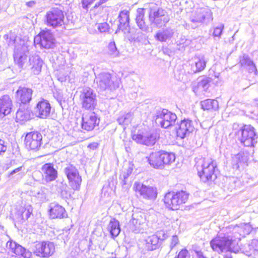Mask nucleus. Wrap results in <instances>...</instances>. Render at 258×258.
<instances>
[{"instance_id":"nucleus-3","label":"nucleus","mask_w":258,"mask_h":258,"mask_svg":"<svg viewBox=\"0 0 258 258\" xmlns=\"http://www.w3.org/2000/svg\"><path fill=\"white\" fill-rule=\"evenodd\" d=\"M146 159L151 167L161 169L165 164H170L174 162L175 157L173 153L160 151L150 153Z\"/></svg>"},{"instance_id":"nucleus-39","label":"nucleus","mask_w":258,"mask_h":258,"mask_svg":"<svg viewBox=\"0 0 258 258\" xmlns=\"http://www.w3.org/2000/svg\"><path fill=\"white\" fill-rule=\"evenodd\" d=\"M15 254L17 255H21L24 258H30L32 255L29 250H27L20 245L17 246V248L15 249Z\"/></svg>"},{"instance_id":"nucleus-28","label":"nucleus","mask_w":258,"mask_h":258,"mask_svg":"<svg viewBox=\"0 0 258 258\" xmlns=\"http://www.w3.org/2000/svg\"><path fill=\"white\" fill-rule=\"evenodd\" d=\"M49 212L50 217L53 219L63 218L67 216L66 211L63 207L59 205L53 203L50 205Z\"/></svg>"},{"instance_id":"nucleus-44","label":"nucleus","mask_w":258,"mask_h":258,"mask_svg":"<svg viewBox=\"0 0 258 258\" xmlns=\"http://www.w3.org/2000/svg\"><path fill=\"white\" fill-rule=\"evenodd\" d=\"M23 208H25V211L23 212L24 222L30 217L33 212V208L30 205H26L25 207H23Z\"/></svg>"},{"instance_id":"nucleus-1","label":"nucleus","mask_w":258,"mask_h":258,"mask_svg":"<svg viewBox=\"0 0 258 258\" xmlns=\"http://www.w3.org/2000/svg\"><path fill=\"white\" fill-rule=\"evenodd\" d=\"M198 174L204 182L213 181L217 178V162L212 158L198 159L195 165Z\"/></svg>"},{"instance_id":"nucleus-20","label":"nucleus","mask_w":258,"mask_h":258,"mask_svg":"<svg viewBox=\"0 0 258 258\" xmlns=\"http://www.w3.org/2000/svg\"><path fill=\"white\" fill-rule=\"evenodd\" d=\"M212 19V13L208 8L198 9L190 17L192 22L198 23H202L205 21L209 22Z\"/></svg>"},{"instance_id":"nucleus-14","label":"nucleus","mask_w":258,"mask_h":258,"mask_svg":"<svg viewBox=\"0 0 258 258\" xmlns=\"http://www.w3.org/2000/svg\"><path fill=\"white\" fill-rule=\"evenodd\" d=\"M34 43L46 49L52 48L55 46V39L49 30L42 31L34 38Z\"/></svg>"},{"instance_id":"nucleus-18","label":"nucleus","mask_w":258,"mask_h":258,"mask_svg":"<svg viewBox=\"0 0 258 258\" xmlns=\"http://www.w3.org/2000/svg\"><path fill=\"white\" fill-rule=\"evenodd\" d=\"M132 138L137 143L147 146H152L156 142L158 136L155 132H146L134 135Z\"/></svg>"},{"instance_id":"nucleus-42","label":"nucleus","mask_w":258,"mask_h":258,"mask_svg":"<svg viewBox=\"0 0 258 258\" xmlns=\"http://www.w3.org/2000/svg\"><path fill=\"white\" fill-rule=\"evenodd\" d=\"M145 35L139 30H136L135 33L131 36L130 40L134 42H141L145 39Z\"/></svg>"},{"instance_id":"nucleus-11","label":"nucleus","mask_w":258,"mask_h":258,"mask_svg":"<svg viewBox=\"0 0 258 258\" xmlns=\"http://www.w3.org/2000/svg\"><path fill=\"white\" fill-rule=\"evenodd\" d=\"M80 100L83 108L93 109L96 105V94L91 88H84L80 93Z\"/></svg>"},{"instance_id":"nucleus-54","label":"nucleus","mask_w":258,"mask_h":258,"mask_svg":"<svg viewBox=\"0 0 258 258\" xmlns=\"http://www.w3.org/2000/svg\"><path fill=\"white\" fill-rule=\"evenodd\" d=\"M196 253L197 255L198 258H207L201 250H196Z\"/></svg>"},{"instance_id":"nucleus-22","label":"nucleus","mask_w":258,"mask_h":258,"mask_svg":"<svg viewBox=\"0 0 258 258\" xmlns=\"http://www.w3.org/2000/svg\"><path fill=\"white\" fill-rule=\"evenodd\" d=\"M51 108V107L49 102L43 99L38 102L35 108L34 111L37 117L44 119L49 116Z\"/></svg>"},{"instance_id":"nucleus-49","label":"nucleus","mask_w":258,"mask_h":258,"mask_svg":"<svg viewBox=\"0 0 258 258\" xmlns=\"http://www.w3.org/2000/svg\"><path fill=\"white\" fill-rule=\"evenodd\" d=\"M176 258H190L188 251L186 249H182L179 251Z\"/></svg>"},{"instance_id":"nucleus-37","label":"nucleus","mask_w":258,"mask_h":258,"mask_svg":"<svg viewBox=\"0 0 258 258\" xmlns=\"http://www.w3.org/2000/svg\"><path fill=\"white\" fill-rule=\"evenodd\" d=\"M247 161V157L242 153H239L232 157L233 165L236 168H239Z\"/></svg>"},{"instance_id":"nucleus-9","label":"nucleus","mask_w":258,"mask_h":258,"mask_svg":"<svg viewBox=\"0 0 258 258\" xmlns=\"http://www.w3.org/2000/svg\"><path fill=\"white\" fill-rule=\"evenodd\" d=\"M63 12L58 8H52L45 15V24L53 28L60 27L64 24Z\"/></svg>"},{"instance_id":"nucleus-15","label":"nucleus","mask_w":258,"mask_h":258,"mask_svg":"<svg viewBox=\"0 0 258 258\" xmlns=\"http://www.w3.org/2000/svg\"><path fill=\"white\" fill-rule=\"evenodd\" d=\"M69 180L70 185L74 190H79L82 182V178L76 168L72 165H68L64 169Z\"/></svg>"},{"instance_id":"nucleus-32","label":"nucleus","mask_w":258,"mask_h":258,"mask_svg":"<svg viewBox=\"0 0 258 258\" xmlns=\"http://www.w3.org/2000/svg\"><path fill=\"white\" fill-rule=\"evenodd\" d=\"M173 34V31L171 29H162L156 32L154 38L157 41L163 42L170 39L172 37Z\"/></svg>"},{"instance_id":"nucleus-31","label":"nucleus","mask_w":258,"mask_h":258,"mask_svg":"<svg viewBox=\"0 0 258 258\" xmlns=\"http://www.w3.org/2000/svg\"><path fill=\"white\" fill-rule=\"evenodd\" d=\"M239 63L242 67L248 70L249 73H256L257 70L255 64L249 57L246 54H244L239 57Z\"/></svg>"},{"instance_id":"nucleus-12","label":"nucleus","mask_w":258,"mask_h":258,"mask_svg":"<svg viewBox=\"0 0 258 258\" xmlns=\"http://www.w3.org/2000/svg\"><path fill=\"white\" fill-rule=\"evenodd\" d=\"M176 119V115L166 109H163L162 111L157 112L155 116L156 123L164 128L173 125Z\"/></svg>"},{"instance_id":"nucleus-45","label":"nucleus","mask_w":258,"mask_h":258,"mask_svg":"<svg viewBox=\"0 0 258 258\" xmlns=\"http://www.w3.org/2000/svg\"><path fill=\"white\" fill-rule=\"evenodd\" d=\"M224 29L223 25H220L219 26L216 27L213 33V35L215 37H218L219 39L220 38L221 35L222 33L223 30Z\"/></svg>"},{"instance_id":"nucleus-8","label":"nucleus","mask_w":258,"mask_h":258,"mask_svg":"<svg viewBox=\"0 0 258 258\" xmlns=\"http://www.w3.org/2000/svg\"><path fill=\"white\" fill-rule=\"evenodd\" d=\"M133 189L136 191L137 196H140L145 200H154L157 196V188L152 186H147L140 182H135Z\"/></svg>"},{"instance_id":"nucleus-56","label":"nucleus","mask_w":258,"mask_h":258,"mask_svg":"<svg viewBox=\"0 0 258 258\" xmlns=\"http://www.w3.org/2000/svg\"><path fill=\"white\" fill-rule=\"evenodd\" d=\"M36 4V2L34 1H31L28 2H27L26 5L27 7L29 8L33 7Z\"/></svg>"},{"instance_id":"nucleus-35","label":"nucleus","mask_w":258,"mask_h":258,"mask_svg":"<svg viewBox=\"0 0 258 258\" xmlns=\"http://www.w3.org/2000/svg\"><path fill=\"white\" fill-rule=\"evenodd\" d=\"M202 109L204 110H217L219 108V103L216 100L206 99L201 102Z\"/></svg>"},{"instance_id":"nucleus-7","label":"nucleus","mask_w":258,"mask_h":258,"mask_svg":"<svg viewBox=\"0 0 258 258\" xmlns=\"http://www.w3.org/2000/svg\"><path fill=\"white\" fill-rule=\"evenodd\" d=\"M29 53V46L22 40L16 45L14 48L13 57L15 63L21 69L26 68L28 63V55Z\"/></svg>"},{"instance_id":"nucleus-6","label":"nucleus","mask_w":258,"mask_h":258,"mask_svg":"<svg viewBox=\"0 0 258 258\" xmlns=\"http://www.w3.org/2000/svg\"><path fill=\"white\" fill-rule=\"evenodd\" d=\"M188 198V194L184 191H170L165 195L164 202L167 208L175 210L178 209L180 205L185 203Z\"/></svg>"},{"instance_id":"nucleus-17","label":"nucleus","mask_w":258,"mask_h":258,"mask_svg":"<svg viewBox=\"0 0 258 258\" xmlns=\"http://www.w3.org/2000/svg\"><path fill=\"white\" fill-rule=\"evenodd\" d=\"M42 136L38 132H32L26 134L24 140L27 148L35 150H38L42 144Z\"/></svg>"},{"instance_id":"nucleus-41","label":"nucleus","mask_w":258,"mask_h":258,"mask_svg":"<svg viewBox=\"0 0 258 258\" xmlns=\"http://www.w3.org/2000/svg\"><path fill=\"white\" fill-rule=\"evenodd\" d=\"M107 53L113 57H117L119 55V52L117 50L115 42H111L108 45Z\"/></svg>"},{"instance_id":"nucleus-29","label":"nucleus","mask_w":258,"mask_h":258,"mask_svg":"<svg viewBox=\"0 0 258 258\" xmlns=\"http://www.w3.org/2000/svg\"><path fill=\"white\" fill-rule=\"evenodd\" d=\"M144 16V9H138L136 18V23L140 30L143 32H148L149 31V27L145 22Z\"/></svg>"},{"instance_id":"nucleus-38","label":"nucleus","mask_w":258,"mask_h":258,"mask_svg":"<svg viewBox=\"0 0 258 258\" xmlns=\"http://www.w3.org/2000/svg\"><path fill=\"white\" fill-rule=\"evenodd\" d=\"M133 116V113L131 112L127 113H123L120 115L117 118V121L120 125H127L131 122Z\"/></svg>"},{"instance_id":"nucleus-16","label":"nucleus","mask_w":258,"mask_h":258,"mask_svg":"<svg viewBox=\"0 0 258 258\" xmlns=\"http://www.w3.org/2000/svg\"><path fill=\"white\" fill-rule=\"evenodd\" d=\"M55 251V246L53 242L42 241L36 244L34 253L41 257H48Z\"/></svg>"},{"instance_id":"nucleus-5","label":"nucleus","mask_w":258,"mask_h":258,"mask_svg":"<svg viewBox=\"0 0 258 258\" xmlns=\"http://www.w3.org/2000/svg\"><path fill=\"white\" fill-rule=\"evenodd\" d=\"M95 82L101 90L114 91L119 88L120 79L110 73L103 72L96 76Z\"/></svg>"},{"instance_id":"nucleus-59","label":"nucleus","mask_w":258,"mask_h":258,"mask_svg":"<svg viewBox=\"0 0 258 258\" xmlns=\"http://www.w3.org/2000/svg\"><path fill=\"white\" fill-rule=\"evenodd\" d=\"M4 37H8V35H5V36H4Z\"/></svg>"},{"instance_id":"nucleus-10","label":"nucleus","mask_w":258,"mask_h":258,"mask_svg":"<svg viewBox=\"0 0 258 258\" xmlns=\"http://www.w3.org/2000/svg\"><path fill=\"white\" fill-rule=\"evenodd\" d=\"M241 134L240 141L246 147H253L256 143L258 135L255 132V129L251 125H244L239 131Z\"/></svg>"},{"instance_id":"nucleus-55","label":"nucleus","mask_w":258,"mask_h":258,"mask_svg":"<svg viewBox=\"0 0 258 258\" xmlns=\"http://www.w3.org/2000/svg\"><path fill=\"white\" fill-rule=\"evenodd\" d=\"M129 175H130V173L128 172L127 173H122V174L121 175V177H122L123 178V184H126L125 179L127 178V177H128Z\"/></svg>"},{"instance_id":"nucleus-48","label":"nucleus","mask_w":258,"mask_h":258,"mask_svg":"<svg viewBox=\"0 0 258 258\" xmlns=\"http://www.w3.org/2000/svg\"><path fill=\"white\" fill-rule=\"evenodd\" d=\"M24 167L23 166H20L17 168H16L14 169L13 171H12L8 175V177L9 178H13L14 177V175L16 174H17L18 175L20 174V172L23 171H24Z\"/></svg>"},{"instance_id":"nucleus-40","label":"nucleus","mask_w":258,"mask_h":258,"mask_svg":"<svg viewBox=\"0 0 258 258\" xmlns=\"http://www.w3.org/2000/svg\"><path fill=\"white\" fill-rule=\"evenodd\" d=\"M23 211H25V208H23V207H20L19 208L17 209V211L14 214H11V216L13 218L14 221L19 223L23 222Z\"/></svg>"},{"instance_id":"nucleus-34","label":"nucleus","mask_w":258,"mask_h":258,"mask_svg":"<svg viewBox=\"0 0 258 258\" xmlns=\"http://www.w3.org/2000/svg\"><path fill=\"white\" fill-rule=\"evenodd\" d=\"M112 237L117 236L120 232L119 223L118 220L113 218L111 219L107 227Z\"/></svg>"},{"instance_id":"nucleus-52","label":"nucleus","mask_w":258,"mask_h":258,"mask_svg":"<svg viewBox=\"0 0 258 258\" xmlns=\"http://www.w3.org/2000/svg\"><path fill=\"white\" fill-rule=\"evenodd\" d=\"M7 147L5 145V142L4 140L0 139V154L6 151Z\"/></svg>"},{"instance_id":"nucleus-57","label":"nucleus","mask_w":258,"mask_h":258,"mask_svg":"<svg viewBox=\"0 0 258 258\" xmlns=\"http://www.w3.org/2000/svg\"><path fill=\"white\" fill-rule=\"evenodd\" d=\"M224 258H232V255L230 253L225 255Z\"/></svg>"},{"instance_id":"nucleus-21","label":"nucleus","mask_w":258,"mask_h":258,"mask_svg":"<svg viewBox=\"0 0 258 258\" xmlns=\"http://www.w3.org/2000/svg\"><path fill=\"white\" fill-rule=\"evenodd\" d=\"M175 128L177 136L180 139L188 136L195 130L192 121L189 119L181 120L177 124Z\"/></svg>"},{"instance_id":"nucleus-25","label":"nucleus","mask_w":258,"mask_h":258,"mask_svg":"<svg viewBox=\"0 0 258 258\" xmlns=\"http://www.w3.org/2000/svg\"><path fill=\"white\" fill-rule=\"evenodd\" d=\"M12 101L8 95L0 98V119L10 114L12 111Z\"/></svg>"},{"instance_id":"nucleus-24","label":"nucleus","mask_w":258,"mask_h":258,"mask_svg":"<svg viewBox=\"0 0 258 258\" xmlns=\"http://www.w3.org/2000/svg\"><path fill=\"white\" fill-rule=\"evenodd\" d=\"M118 18L119 19V24L118 25V29L116 33L121 30L124 34L130 33L129 12L127 10H123L120 12Z\"/></svg>"},{"instance_id":"nucleus-13","label":"nucleus","mask_w":258,"mask_h":258,"mask_svg":"<svg viewBox=\"0 0 258 258\" xmlns=\"http://www.w3.org/2000/svg\"><path fill=\"white\" fill-rule=\"evenodd\" d=\"M146 218L145 213L141 211L135 212L130 221L128 228L133 232L139 233L142 232L146 226Z\"/></svg>"},{"instance_id":"nucleus-43","label":"nucleus","mask_w":258,"mask_h":258,"mask_svg":"<svg viewBox=\"0 0 258 258\" xmlns=\"http://www.w3.org/2000/svg\"><path fill=\"white\" fill-rule=\"evenodd\" d=\"M211 82V79L208 77H203L201 78L198 82V87L202 88L204 91L207 90L209 86V83Z\"/></svg>"},{"instance_id":"nucleus-51","label":"nucleus","mask_w":258,"mask_h":258,"mask_svg":"<svg viewBox=\"0 0 258 258\" xmlns=\"http://www.w3.org/2000/svg\"><path fill=\"white\" fill-rule=\"evenodd\" d=\"M179 243L178 238L176 235L172 236L171 240L170 247L172 249Z\"/></svg>"},{"instance_id":"nucleus-27","label":"nucleus","mask_w":258,"mask_h":258,"mask_svg":"<svg viewBox=\"0 0 258 258\" xmlns=\"http://www.w3.org/2000/svg\"><path fill=\"white\" fill-rule=\"evenodd\" d=\"M29 63L31 72L34 75H38L40 73L43 61L38 55L31 56L29 58Z\"/></svg>"},{"instance_id":"nucleus-53","label":"nucleus","mask_w":258,"mask_h":258,"mask_svg":"<svg viewBox=\"0 0 258 258\" xmlns=\"http://www.w3.org/2000/svg\"><path fill=\"white\" fill-rule=\"evenodd\" d=\"M241 227L244 228V233H246V234L249 233V232L251 231V229H252L250 226L248 224H241Z\"/></svg>"},{"instance_id":"nucleus-58","label":"nucleus","mask_w":258,"mask_h":258,"mask_svg":"<svg viewBox=\"0 0 258 258\" xmlns=\"http://www.w3.org/2000/svg\"><path fill=\"white\" fill-rule=\"evenodd\" d=\"M107 0H100L99 3H98V5H100V4H103V3L106 2Z\"/></svg>"},{"instance_id":"nucleus-2","label":"nucleus","mask_w":258,"mask_h":258,"mask_svg":"<svg viewBox=\"0 0 258 258\" xmlns=\"http://www.w3.org/2000/svg\"><path fill=\"white\" fill-rule=\"evenodd\" d=\"M236 244V240L231 235L221 233L210 242L211 248L219 253L227 251L236 252L238 250Z\"/></svg>"},{"instance_id":"nucleus-46","label":"nucleus","mask_w":258,"mask_h":258,"mask_svg":"<svg viewBox=\"0 0 258 258\" xmlns=\"http://www.w3.org/2000/svg\"><path fill=\"white\" fill-rule=\"evenodd\" d=\"M154 235H155L157 237V238H159V240L160 241V243L161 244L162 242L166 239L168 237L167 234L165 233V232L163 230H160L157 231L155 234H153Z\"/></svg>"},{"instance_id":"nucleus-36","label":"nucleus","mask_w":258,"mask_h":258,"mask_svg":"<svg viewBox=\"0 0 258 258\" xmlns=\"http://www.w3.org/2000/svg\"><path fill=\"white\" fill-rule=\"evenodd\" d=\"M17 121L28 120L31 118V112L28 109H19L16 113Z\"/></svg>"},{"instance_id":"nucleus-19","label":"nucleus","mask_w":258,"mask_h":258,"mask_svg":"<svg viewBox=\"0 0 258 258\" xmlns=\"http://www.w3.org/2000/svg\"><path fill=\"white\" fill-rule=\"evenodd\" d=\"M82 127L87 131L93 130L96 125H98L99 120L93 112H84L82 117Z\"/></svg>"},{"instance_id":"nucleus-50","label":"nucleus","mask_w":258,"mask_h":258,"mask_svg":"<svg viewBox=\"0 0 258 258\" xmlns=\"http://www.w3.org/2000/svg\"><path fill=\"white\" fill-rule=\"evenodd\" d=\"M19 245V244L12 241H9L7 243V248H9L11 250V251L14 253L15 249H16V248H17V246H18Z\"/></svg>"},{"instance_id":"nucleus-23","label":"nucleus","mask_w":258,"mask_h":258,"mask_svg":"<svg viewBox=\"0 0 258 258\" xmlns=\"http://www.w3.org/2000/svg\"><path fill=\"white\" fill-rule=\"evenodd\" d=\"M41 169L43 179L46 182L54 181L57 177V171L51 163H45Z\"/></svg>"},{"instance_id":"nucleus-30","label":"nucleus","mask_w":258,"mask_h":258,"mask_svg":"<svg viewBox=\"0 0 258 258\" xmlns=\"http://www.w3.org/2000/svg\"><path fill=\"white\" fill-rule=\"evenodd\" d=\"M160 245L159 238L152 235L145 240L144 248L147 251H152L158 248Z\"/></svg>"},{"instance_id":"nucleus-47","label":"nucleus","mask_w":258,"mask_h":258,"mask_svg":"<svg viewBox=\"0 0 258 258\" xmlns=\"http://www.w3.org/2000/svg\"><path fill=\"white\" fill-rule=\"evenodd\" d=\"M97 27L101 33L106 32L109 29V25L107 23H102L97 24Z\"/></svg>"},{"instance_id":"nucleus-4","label":"nucleus","mask_w":258,"mask_h":258,"mask_svg":"<svg viewBox=\"0 0 258 258\" xmlns=\"http://www.w3.org/2000/svg\"><path fill=\"white\" fill-rule=\"evenodd\" d=\"M149 20L151 25L161 27L168 23L169 17L167 12L155 3H150L148 6Z\"/></svg>"},{"instance_id":"nucleus-33","label":"nucleus","mask_w":258,"mask_h":258,"mask_svg":"<svg viewBox=\"0 0 258 258\" xmlns=\"http://www.w3.org/2000/svg\"><path fill=\"white\" fill-rule=\"evenodd\" d=\"M206 66V61L204 57L195 58L194 63L191 64V72L193 73L200 72L204 70Z\"/></svg>"},{"instance_id":"nucleus-26","label":"nucleus","mask_w":258,"mask_h":258,"mask_svg":"<svg viewBox=\"0 0 258 258\" xmlns=\"http://www.w3.org/2000/svg\"><path fill=\"white\" fill-rule=\"evenodd\" d=\"M33 90L28 88L19 87L16 92V97L23 104L29 103L32 99Z\"/></svg>"}]
</instances>
